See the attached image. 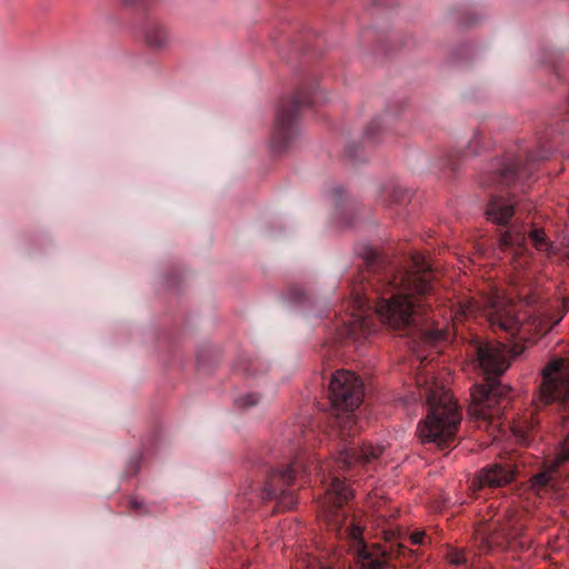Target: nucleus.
Wrapping results in <instances>:
<instances>
[{"label": "nucleus", "mask_w": 569, "mask_h": 569, "mask_svg": "<svg viewBox=\"0 0 569 569\" xmlns=\"http://www.w3.org/2000/svg\"><path fill=\"white\" fill-rule=\"evenodd\" d=\"M411 270H402L377 252L368 257V268L353 283L350 297L342 303L345 315L336 326L341 342L358 341L375 332L368 318L372 308L381 322L402 336H411L428 345L449 341L457 322L466 317L483 315L493 331L501 330L515 337L521 327L517 306L503 296L488 297L482 308L472 298L455 302L449 310L452 326H439L430 309L435 274L430 263L420 253L411 257Z\"/></svg>", "instance_id": "nucleus-1"}, {"label": "nucleus", "mask_w": 569, "mask_h": 569, "mask_svg": "<svg viewBox=\"0 0 569 569\" xmlns=\"http://www.w3.org/2000/svg\"><path fill=\"white\" fill-rule=\"evenodd\" d=\"M363 398V385L359 377L347 370L337 371L329 385V399L336 412L329 419L330 436L338 442L335 461L317 465L322 482L329 481L321 501L319 517L327 529L350 551L360 569H382L391 560V553L378 545L368 546L363 539V527L353 517H348L345 505L353 491L341 480L333 468L347 470L351 466H367L383 451L382 446L362 443L352 446V439L362 428L355 410Z\"/></svg>", "instance_id": "nucleus-2"}, {"label": "nucleus", "mask_w": 569, "mask_h": 569, "mask_svg": "<svg viewBox=\"0 0 569 569\" xmlns=\"http://www.w3.org/2000/svg\"><path fill=\"white\" fill-rule=\"evenodd\" d=\"M417 387L419 397L425 398L428 406V415L418 427L421 441L445 450L456 440L462 418L460 407L449 390L431 373L418 377Z\"/></svg>", "instance_id": "nucleus-3"}, {"label": "nucleus", "mask_w": 569, "mask_h": 569, "mask_svg": "<svg viewBox=\"0 0 569 569\" xmlns=\"http://www.w3.org/2000/svg\"><path fill=\"white\" fill-rule=\"evenodd\" d=\"M486 216L492 223L507 228L499 238L502 250H511L518 254L526 249L527 239H529L537 251L548 257L556 253L555 246L545 229L535 222L527 223L522 219V209L513 197L491 194L486 208Z\"/></svg>", "instance_id": "nucleus-4"}, {"label": "nucleus", "mask_w": 569, "mask_h": 569, "mask_svg": "<svg viewBox=\"0 0 569 569\" xmlns=\"http://www.w3.org/2000/svg\"><path fill=\"white\" fill-rule=\"evenodd\" d=\"M503 347L501 343H480L477 347V358L486 375L485 382L475 386L471 392L469 413L477 420L492 422L508 405L511 389L498 380L509 367Z\"/></svg>", "instance_id": "nucleus-5"}, {"label": "nucleus", "mask_w": 569, "mask_h": 569, "mask_svg": "<svg viewBox=\"0 0 569 569\" xmlns=\"http://www.w3.org/2000/svg\"><path fill=\"white\" fill-rule=\"evenodd\" d=\"M325 100V94L311 81L302 82L292 96L282 99L277 109L271 133L272 149L276 152L284 151L299 134L301 110Z\"/></svg>", "instance_id": "nucleus-6"}, {"label": "nucleus", "mask_w": 569, "mask_h": 569, "mask_svg": "<svg viewBox=\"0 0 569 569\" xmlns=\"http://www.w3.org/2000/svg\"><path fill=\"white\" fill-rule=\"evenodd\" d=\"M310 471V467L298 458L286 467L270 470L262 488V499L274 501L277 512L292 509L297 505L295 487Z\"/></svg>", "instance_id": "nucleus-7"}, {"label": "nucleus", "mask_w": 569, "mask_h": 569, "mask_svg": "<svg viewBox=\"0 0 569 569\" xmlns=\"http://www.w3.org/2000/svg\"><path fill=\"white\" fill-rule=\"evenodd\" d=\"M545 158V154L537 156L527 150H521L516 156H507L481 177L480 183L483 187L523 184L532 177L537 163Z\"/></svg>", "instance_id": "nucleus-8"}, {"label": "nucleus", "mask_w": 569, "mask_h": 569, "mask_svg": "<svg viewBox=\"0 0 569 569\" xmlns=\"http://www.w3.org/2000/svg\"><path fill=\"white\" fill-rule=\"evenodd\" d=\"M532 403L537 410L556 403L569 411V371L563 359H552L542 369V381Z\"/></svg>", "instance_id": "nucleus-9"}, {"label": "nucleus", "mask_w": 569, "mask_h": 569, "mask_svg": "<svg viewBox=\"0 0 569 569\" xmlns=\"http://www.w3.org/2000/svg\"><path fill=\"white\" fill-rule=\"evenodd\" d=\"M517 467L511 461L492 462L480 469L472 478L469 489L478 497L485 489L501 488L516 478Z\"/></svg>", "instance_id": "nucleus-10"}, {"label": "nucleus", "mask_w": 569, "mask_h": 569, "mask_svg": "<svg viewBox=\"0 0 569 569\" xmlns=\"http://www.w3.org/2000/svg\"><path fill=\"white\" fill-rule=\"evenodd\" d=\"M137 33L144 46L152 51H163L170 44L168 26L154 14H146L137 27Z\"/></svg>", "instance_id": "nucleus-11"}, {"label": "nucleus", "mask_w": 569, "mask_h": 569, "mask_svg": "<svg viewBox=\"0 0 569 569\" xmlns=\"http://www.w3.org/2000/svg\"><path fill=\"white\" fill-rule=\"evenodd\" d=\"M569 461V432L557 448L555 462L530 478V490L537 496H542L555 489V475L558 468Z\"/></svg>", "instance_id": "nucleus-12"}, {"label": "nucleus", "mask_w": 569, "mask_h": 569, "mask_svg": "<svg viewBox=\"0 0 569 569\" xmlns=\"http://www.w3.org/2000/svg\"><path fill=\"white\" fill-rule=\"evenodd\" d=\"M479 137L476 136L468 144L465 150H452L447 153L445 162L440 166V169H450L456 172L459 169V161L465 160L468 157L477 154V148L479 144Z\"/></svg>", "instance_id": "nucleus-13"}, {"label": "nucleus", "mask_w": 569, "mask_h": 569, "mask_svg": "<svg viewBox=\"0 0 569 569\" xmlns=\"http://www.w3.org/2000/svg\"><path fill=\"white\" fill-rule=\"evenodd\" d=\"M409 199L410 191L399 184L388 183L381 188L380 201L385 204H403Z\"/></svg>", "instance_id": "nucleus-14"}, {"label": "nucleus", "mask_w": 569, "mask_h": 569, "mask_svg": "<svg viewBox=\"0 0 569 569\" xmlns=\"http://www.w3.org/2000/svg\"><path fill=\"white\" fill-rule=\"evenodd\" d=\"M567 310H569V297L562 299L560 310H557L556 312L552 313H546L542 316L540 320L541 329L550 330L552 327L558 325L563 318Z\"/></svg>", "instance_id": "nucleus-15"}, {"label": "nucleus", "mask_w": 569, "mask_h": 569, "mask_svg": "<svg viewBox=\"0 0 569 569\" xmlns=\"http://www.w3.org/2000/svg\"><path fill=\"white\" fill-rule=\"evenodd\" d=\"M562 54L559 51L550 50L542 53L541 64L559 77Z\"/></svg>", "instance_id": "nucleus-16"}, {"label": "nucleus", "mask_w": 569, "mask_h": 569, "mask_svg": "<svg viewBox=\"0 0 569 569\" xmlns=\"http://www.w3.org/2000/svg\"><path fill=\"white\" fill-rule=\"evenodd\" d=\"M259 395L248 393L246 396L239 397L236 402L238 407L248 409L256 406L259 402Z\"/></svg>", "instance_id": "nucleus-17"}, {"label": "nucleus", "mask_w": 569, "mask_h": 569, "mask_svg": "<svg viewBox=\"0 0 569 569\" xmlns=\"http://www.w3.org/2000/svg\"><path fill=\"white\" fill-rule=\"evenodd\" d=\"M447 558L453 566H462L467 563V559L462 550L451 549L448 552Z\"/></svg>", "instance_id": "nucleus-18"}, {"label": "nucleus", "mask_w": 569, "mask_h": 569, "mask_svg": "<svg viewBox=\"0 0 569 569\" xmlns=\"http://www.w3.org/2000/svg\"><path fill=\"white\" fill-rule=\"evenodd\" d=\"M380 128H381V121L379 119L371 121L365 132L366 141L371 140L373 138V136L376 134V132L380 130Z\"/></svg>", "instance_id": "nucleus-19"}, {"label": "nucleus", "mask_w": 569, "mask_h": 569, "mask_svg": "<svg viewBox=\"0 0 569 569\" xmlns=\"http://www.w3.org/2000/svg\"><path fill=\"white\" fill-rule=\"evenodd\" d=\"M347 156L352 160L360 159V156L358 154V151L356 150L355 146H348L346 149Z\"/></svg>", "instance_id": "nucleus-20"}, {"label": "nucleus", "mask_w": 569, "mask_h": 569, "mask_svg": "<svg viewBox=\"0 0 569 569\" xmlns=\"http://www.w3.org/2000/svg\"><path fill=\"white\" fill-rule=\"evenodd\" d=\"M425 533L423 532H415L411 535V541L413 545H420L423 541Z\"/></svg>", "instance_id": "nucleus-21"}, {"label": "nucleus", "mask_w": 569, "mask_h": 569, "mask_svg": "<svg viewBox=\"0 0 569 569\" xmlns=\"http://www.w3.org/2000/svg\"><path fill=\"white\" fill-rule=\"evenodd\" d=\"M343 193V189L341 187H337L333 189L335 198L339 199ZM336 206H338V200H336Z\"/></svg>", "instance_id": "nucleus-22"}, {"label": "nucleus", "mask_w": 569, "mask_h": 569, "mask_svg": "<svg viewBox=\"0 0 569 569\" xmlns=\"http://www.w3.org/2000/svg\"><path fill=\"white\" fill-rule=\"evenodd\" d=\"M121 1L127 7H134L139 0H121Z\"/></svg>", "instance_id": "nucleus-23"}, {"label": "nucleus", "mask_w": 569, "mask_h": 569, "mask_svg": "<svg viewBox=\"0 0 569 569\" xmlns=\"http://www.w3.org/2000/svg\"><path fill=\"white\" fill-rule=\"evenodd\" d=\"M130 506L133 509H139L141 507V503L137 499L130 500Z\"/></svg>", "instance_id": "nucleus-24"}, {"label": "nucleus", "mask_w": 569, "mask_h": 569, "mask_svg": "<svg viewBox=\"0 0 569 569\" xmlns=\"http://www.w3.org/2000/svg\"><path fill=\"white\" fill-rule=\"evenodd\" d=\"M319 569H333L331 566L321 565Z\"/></svg>", "instance_id": "nucleus-25"}, {"label": "nucleus", "mask_w": 569, "mask_h": 569, "mask_svg": "<svg viewBox=\"0 0 569 569\" xmlns=\"http://www.w3.org/2000/svg\"><path fill=\"white\" fill-rule=\"evenodd\" d=\"M377 6L381 3V0H373Z\"/></svg>", "instance_id": "nucleus-26"}, {"label": "nucleus", "mask_w": 569, "mask_h": 569, "mask_svg": "<svg viewBox=\"0 0 569 569\" xmlns=\"http://www.w3.org/2000/svg\"><path fill=\"white\" fill-rule=\"evenodd\" d=\"M305 437H307V430H302Z\"/></svg>", "instance_id": "nucleus-27"}]
</instances>
